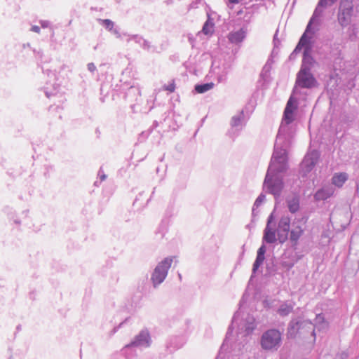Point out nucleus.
<instances>
[{"mask_svg": "<svg viewBox=\"0 0 359 359\" xmlns=\"http://www.w3.org/2000/svg\"><path fill=\"white\" fill-rule=\"evenodd\" d=\"M309 163H310V168H309L311 169V168H313L314 166L315 163H314L313 161H311V159L309 158L308 157L305 158V159L304 160V161L302 163V165L304 166H308Z\"/></svg>", "mask_w": 359, "mask_h": 359, "instance_id": "obj_23", "label": "nucleus"}, {"mask_svg": "<svg viewBox=\"0 0 359 359\" xmlns=\"http://www.w3.org/2000/svg\"><path fill=\"white\" fill-rule=\"evenodd\" d=\"M246 32L244 29H240L236 32H230L227 38L230 43L238 44L241 43L245 38Z\"/></svg>", "mask_w": 359, "mask_h": 359, "instance_id": "obj_6", "label": "nucleus"}, {"mask_svg": "<svg viewBox=\"0 0 359 359\" xmlns=\"http://www.w3.org/2000/svg\"><path fill=\"white\" fill-rule=\"evenodd\" d=\"M282 187H283L282 186V183H280L279 185H278V188L277 189V191H280Z\"/></svg>", "mask_w": 359, "mask_h": 359, "instance_id": "obj_28", "label": "nucleus"}, {"mask_svg": "<svg viewBox=\"0 0 359 359\" xmlns=\"http://www.w3.org/2000/svg\"><path fill=\"white\" fill-rule=\"evenodd\" d=\"M353 9L352 2L349 0H341L338 15V20L342 26L347 25L351 17Z\"/></svg>", "mask_w": 359, "mask_h": 359, "instance_id": "obj_4", "label": "nucleus"}, {"mask_svg": "<svg viewBox=\"0 0 359 359\" xmlns=\"http://www.w3.org/2000/svg\"><path fill=\"white\" fill-rule=\"evenodd\" d=\"M287 205H288L289 210L292 213L296 212L299 208V198L297 197H293L292 198L288 200Z\"/></svg>", "mask_w": 359, "mask_h": 359, "instance_id": "obj_13", "label": "nucleus"}, {"mask_svg": "<svg viewBox=\"0 0 359 359\" xmlns=\"http://www.w3.org/2000/svg\"><path fill=\"white\" fill-rule=\"evenodd\" d=\"M273 219L272 215H271L268 219V223L266 226L264 235V240L269 243H273L276 241V232L275 231L270 228L269 224L271 222Z\"/></svg>", "mask_w": 359, "mask_h": 359, "instance_id": "obj_7", "label": "nucleus"}, {"mask_svg": "<svg viewBox=\"0 0 359 359\" xmlns=\"http://www.w3.org/2000/svg\"><path fill=\"white\" fill-rule=\"evenodd\" d=\"M294 101L293 100V97H290L289 100L287 101V105H286V107H289V110H292L293 112L295 109V107L294 105Z\"/></svg>", "mask_w": 359, "mask_h": 359, "instance_id": "obj_22", "label": "nucleus"}, {"mask_svg": "<svg viewBox=\"0 0 359 359\" xmlns=\"http://www.w3.org/2000/svg\"><path fill=\"white\" fill-rule=\"evenodd\" d=\"M292 310V306L288 304H283L278 309V313L283 316L288 315Z\"/></svg>", "mask_w": 359, "mask_h": 359, "instance_id": "obj_17", "label": "nucleus"}, {"mask_svg": "<svg viewBox=\"0 0 359 359\" xmlns=\"http://www.w3.org/2000/svg\"><path fill=\"white\" fill-rule=\"evenodd\" d=\"M281 341L280 332L275 329L265 332L261 338V346L265 350H271L279 346Z\"/></svg>", "mask_w": 359, "mask_h": 359, "instance_id": "obj_2", "label": "nucleus"}, {"mask_svg": "<svg viewBox=\"0 0 359 359\" xmlns=\"http://www.w3.org/2000/svg\"><path fill=\"white\" fill-rule=\"evenodd\" d=\"M173 259L174 257H166L156 267L151 277L155 285L161 283L164 280L167 276L168 270L173 262Z\"/></svg>", "mask_w": 359, "mask_h": 359, "instance_id": "obj_3", "label": "nucleus"}, {"mask_svg": "<svg viewBox=\"0 0 359 359\" xmlns=\"http://www.w3.org/2000/svg\"><path fill=\"white\" fill-rule=\"evenodd\" d=\"M266 252L264 246H262L257 251V256L253 264V270H257L264 260V253Z\"/></svg>", "mask_w": 359, "mask_h": 359, "instance_id": "obj_12", "label": "nucleus"}, {"mask_svg": "<svg viewBox=\"0 0 359 359\" xmlns=\"http://www.w3.org/2000/svg\"><path fill=\"white\" fill-rule=\"evenodd\" d=\"M308 43V41H307V39L306 37V34H304L302 35V36L301 37L296 48H295V51H297V50H299L302 49V48L304 46H306Z\"/></svg>", "mask_w": 359, "mask_h": 359, "instance_id": "obj_18", "label": "nucleus"}, {"mask_svg": "<svg viewBox=\"0 0 359 359\" xmlns=\"http://www.w3.org/2000/svg\"><path fill=\"white\" fill-rule=\"evenodd\" d=\"M263 201V199L261 196L258 197L255 202V205H256L257 207H258Z\"/></svg>", "mask_w": 359, "mask_h": 359, "instance_id": "obj_24", "label": "nucleus"}, {"mask_svg": "<svg viewBox=\"0 0 359 359\" xmlns=\"http://www.w3.org/2000/svg\"><path fill=\"white\" fill-rule=\"evenodd\" d=\"M102 24L106 27L109 30L112 29L114 27V23L109 19H105L102 20Z\"/></svg>", "mask_w": 359, "mask_h": 359, "instance_id": "obj_19", "label": "nucleus"}, {"mask_svg": "<svg viewBox=\"0 0 359 359\" xmlns=\"http://www.w3.org/2000/svg\"><path fill=\"white\" fill-rule=\"evenodd\" d=\"M164 89L165 90H168L170 93H172L175 90V81H172L171 83H170L168 85L164 86Z\"/></svg>", "mask_w": 359, "mask_h": 359, "instance_id": "obj_21", "label": "nucleus"}, {"mask_svg": "<svg viewBox=\"0 0 359 359\" xmlns=\"http://www.w3.org/2000/svg\"><path fill=\"white\" fill-rule=\"evenodd\" d=\"M287 334L292 338L306 337L310 335L315 339L313 325L309 320H292L288 328Z\"/></svg>", "mask_w": 359, "mask_h": 359, "instance_id": "obj_1", "label": "nucleus"}, {"mask_svg": "<svg viewBox=\"0 0 359 359\" xmlns=\"http://www.w3.org/2000/svg\"><path fill=\"white\" fill-rule=\"evenodd\" d=\"M334 190L332 188H323L318 190L315 194V198L318 201H323L332 196Z\"/></svg>", "mask_w": 359, "mask_h": 359, "instance_id": "obj_11", "label": "nucleus"}, {"mask_svg": "<svg viewBox=\"0 0 359 359\" xmlns=\"http://www.w3.org/2000/svg\"><path fill=\"white\" fill-rule=\"evenodd\" d=\"M311 24V20L309 22V25H307L306 31H308V29H309Z\"/></svg>", "mask_w": 359, "mask_h": 359, "instance_id": "obj_29", "label": "nucleus"}, {"mask_svg": "<svg viewBox=\"0 0 359 359\" xmlns=\"http://www.w3.org/2000/svg\"><path fill=\"white\" fill-rule=\"evenodd\" d=\"M135 344H136V343H135V342H133V343H132V344H131V345H135Z\"/></svg>", "mask_w": 359, "mask_h": 359, "instance_id": "obj_30", "label": "nucleus"}, {"mask_svg": "<svg viewBox=\"0 0 359 359\" xmlns=\"http://www.w3.org/2000/svg\"><path fill=\"white\" fill-rule=\"evenodd\" d=\"M32 29L35 32H39L40 28L37 26H34L32 28Z\"/></svg>", "mask_w": 359, "mask_h": 359, "instance_id": "obj_25", "label": "nucleus"}, {"mask_svg": "<svg viewBox=\"0 0 359 359\" xmlns=\"http://www.w3.org/2000/svg\"><path fill=\"white\" fill-rule=\"evenodd\" d=\"M336 0H320L318 6H327L332 5Z\"/></svg>", "mask_w": 359, "mask_h": 359, "instance_id": "obj_20", "label": "nucleus"}, {"mask_svg": "<svg viewBox=\"0 0 359 359\" xmlns=\"http://www.w3.org/2000/svg\"><path fill=\"white\" fill-rule=\"evenodd\" d=\"M290 219L287 217H284L280 219L278 223V229L280 231L284 232V238L283 241H284L287 237V234L290 230Z\"/></svg>", "mask_w": 359, "mask_h": 359, "instance_id": "obj_10", "label": "nucleus"}, {"mask_svg": "<svg viewBox=\"0 0 359 359\" xmlns=\"http://www.w3.org/2000/svg\"><path fill=\"white\" fill-rule=\"evenodd\" d=\"M240 0H229V2L231 4H238Z\"/></svg>", "mask_w": 359, "mask_h": 359, "instance_id": "obj_27", "label": "nucleus"}, {"mask_svg": "<svg viewBox=\"0 0 359 359\" xmlns=\"http://www.w3.org/2000/svg\"><path fill=\"white\" fill-rule=\"evenodd\" d=\"M348 175L346 172H336L332 177V183L334 186L341 188L347 181Z\"/></svg>", "mask_w": 359, "mask_h": 359, "instance_id": "obj_9", "label": "nucleus"}, {"mask_svg": "<svg viewBox=\"0 0 359 359\" xmlns=\"http://www.w3.org/2000/svg\"><path fill=\"white\" fill-rule=\"evenodd\" d=\"M316 79L309 69H301L297 77L296 83L302 88H311L315 86Z\"/></svg>", "mask_w": 359, "mask_h": 359, "instance_id": "obj_5", "label": "nucleus"}, {"mask_svg": "<svg viewBox=\"0 0 359 359\" xmlns=\"http://www.w3.org/2000/svg\"><path fill=\"white\" fill-rule=\"evenodd\" d=\"M294 120V112L289 110V107H285L284 111V121L286 124H290Z\"/></svg>", "mask_w": 359, "mask_h": 359, "instance_id": "obj_16", "label": "nucleus"}, {"mask_svg": "<svg viewBox=\"0 0 359 359\" xmlns=\"http://www.w3.org/2000/svg\"><path fill=\"white\" fill-rule=\"evenodd\" d=\"M88 69L91 71H93L95 69V66L93 64H89L88 65Z\"/></svg>", "mask_w": 359, "mask_h": 359, "instance_id": "obj_26", "label": "nucleus"}, {"mask_svg": "<svg viewBox=\"0 0 359 359\" xmlns=\"http://www.w3.org/2000/svg\"><path fill=\"white\" fill-rule=\"evenodd\" d=\"M202 32L205 35H212L214 32V23L208 19L204 24Z\"/></svg>", "mask_w": 359, "mask_h": 359, "instance_id": "obj_15", "label": "nucleus"}, {"mask_svg": "<svg viewBox=\"0 0 359 359\" xmlns=\"http://www.w3.org/2000/svg\"><path fill=\"white\" fill-rule=\"evenodd\" d=\"M215 86L214 83H207L201 85H196L195 86V90L198 93H203L205 92H207L211 89H212Z\"/></svg>", "mask_w": 359, "mask_h": 359, "instance_id": "obj_14", "label": "nucleus"}, {"mask_svg": "<svg viewBox=\"0 0 359 359\" xmlns=\"http://www.w3.org/2000/svg\"><path fill=\"white\" fill-rule=\"evenodd\" d=\"M304 231V229L300 225H293L290 231V239L294 245H297L298 241L302 237Z\"/></svg>", "mask_w": 359, "mask_h": 359, "instance_id": "obj_8", "label": "nucleus"}]
</instances>
